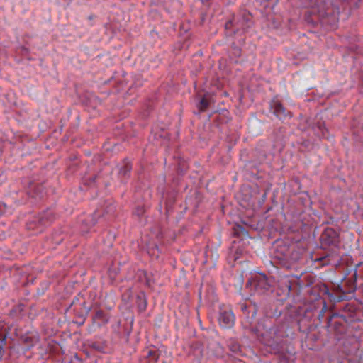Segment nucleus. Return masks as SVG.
I'll list each match as a JSON object with an SVG mask.
<instances>
[{"label": "nucleus", "mask_w": 363, "mask_h": 363, "mask_svg": "<svg viewBox=\"0 0 363 363\" xmlns=\"http://www.w3.org/2000/svg\"><path fill=\"white\" fill-rule=\"evenodd\" d=\"M110 319L109 313L99 309L96 310L91 318L92 326L94 328H101L106 325Z\"/></svg>", "instance_id": "obj_7"}, {"label": "nucleus", "mask_w": 363, "mask_h": 363, "mask_svg": "<svg viewBox=\"0 0 363 363\" xmlns=\"http://www.w3.org/2000/svg\"><path fill=\"white\" fill-rule=\"evenodd\" d=\"M228 347L234 354H238L241 352L240 344L235 340H230L228 342Z\"/></svg>", "instance_id": "obj_17"}, {"label": "nucleus", "mask_w": 363, "mask_h": 363, "mask_svg": "<svg viewBox=\"0 0 363 363\" xmlns=\"http://www.w3.org/2000/svg\"><path fill=\"white\" fill-rule=\"evenodd\" d=\"M292 246H289L285 243H277L276 246L275 257L279 259L286 261V258L290 255Z\"/></svg>", "instance_id": "obj_9"}, {"label": "nucleus", "mask_w": 363, "mask_h": 363, "mask_svg": "<svg viewBox=\"0 0 363 363\" xmlns=\"http://www.w3.org/2000/svg\"><path fill=\"white\" fill-rule=\"evenodd\" d=\"M21 340L26 349L29 350L37 343H38L40 338L38 335L29 333L23 335L21 337Z\"/></svg>", "instance_id": "obj_10"}, {"label": "nucleus", "mask_w": 363, "mask_h": 363, "mask_svg": "<svg viewBox=\"0 0 363 363\" xmlns=\"http://www.w3.org/2000/svg\"><path fill=\"white\" fill-rule=\"evenodd\" d=\"M338 315L337 314H334L331 316H330L329 318H328V327H330L332 326L331 325V321H332V318L334 317V316H337Z\"/></svg>", "instance_id": "obj_30"}, {"label": "nucleus", "mask_w": 363, "mask_h": 363, "mask_svg": "<svg viewBox=\"0 0 363 363\" xmlns=\"http://www.w3.org/2000/svg\"><path fill=\"white\" fill-rule=\"evenodd\" d=\"M55 219V215L50 209H48L38 214L32 220L27 223L26 226L28 230H35L41 227L47 226L51 224Z\"/></svg>", "instance_id": "obj_2"}, {"label": "nucleus", "mask_w": 363, "mask_h": 363, "mask_svg": "<svg viewBox=\"0 0 363 363\" xmlns=\"http://www.w3.org/2000/svg\"><path fill=\"white\" fill-rule=\"evenodd\" d=\"M131 169L132 167L130 162L127 160H124L123 167L120 169V174L123 177H126L130 172Z\"/></svg>", "instance_id": "obj_18"}, {"label": "nucleus", "mask_w": 363, "mask_h": 363, "mask_svg": "<svg viewBox=\"0 0 363 363\" xmlns=\"http://www.w3.org/2000/svg\"><path fill=\"white\" fill-rule=\"evenodd\" d=\"M318 304L322 306L321 309L318 312V318L321 320L325 316V313L328 311V306L324 300L319 301Z\"/></svg>", "instance_id": "obj_19"}, {"label": "nucleus", "mask_w": 363, "mask_h": 363, "mask_svg": "<svg viewBox=\"0 0 363 363\" xmlns=\"http://www.w3.org/2000/svg\"><path fill=\"white\" fill-rule=\"evenodd\" d=\"M6 204L0 201V216L4 214L6 212Z\"/></svg>", "instance_id": "obj_24"}, {"label": "nucleus", "mask_w": 363, "mask_h": 363, "mask_svg": "<svg viewBox=\"0 0 363 363\" xmlns=\"http://www.w3.org/2000/svg\"><path fill=\"white\" fill-rule=\"evenodd\" d=\"M144 357L150 362L155 363L159 358V353L157 350L146 349L143 351Z\"/></svg>", "instance_id": "obj_15"}, {"label": "nucleus", "mask_w": 363, "mask_h": 363, "mask_svg": "<svg viewBox=\"0 0 363 363\" xmlns=\"http://www.w3.org/2000/svg\"><path fill=\"white\" fill-rule=\"evenodd\" d=\"M242 50L238 46H233L231 48V56L234 57L235 58H238L241 56Z\"/></svg>", "instance_id": "obj_22"}, {"label": "nucleus", "mask_w": 363, "mask_h": 363, "mask_svg": "<svg viewBox=\"0 0 363 363\" xmlns=\"http://www.w3.org/2000/svg\"><path fill=\"white\" fill-rule=\"evenodd\" d=\"M233 235L235 237H239L241 238H245L247 237H249L248 232L246 230V229L240 225L235 224L233 228Z\"/></svg>", "instance_id": "obj_14"}, {"label": "nucleus", "mask_w": 363, "mask_h": 363, "mask_svg": "<svg viewBox=\"0 0 363 363\" xmlns=\"http://www.w3.org/2000/svg\"><path fill=\"white\" fill-rule=\"evenodd\" d=\"M253 309H255V308H253ZM255 313H256L255 310H253L252 317L255 316Z\"/></svg>", "instance_id": "obj_32"}, {"label": "nucleus", "mask_w": 363, "mask_h": 363, "mask_svg": "<svg viewBox=\"0 0 363 363\" xmlns=\"http://www.w3.org/2000/svg\"><path fill=\"white\" fill-rule=\"evenodd\" d=\"M247 287L250 290L253 289L255 293L262 294L268 291L271 288V281L264 274L255 275L251 280L246 284Z\"/></svg>", "instance_id": "obj_3"}, {"label": "nucleus", "mask_w": 363, "mask_h": 363, "mask_svg": "<svg viewBox=\"0 0 363 363\" xmlns=\"http://www.w3.org/2000/svg\"><path fill=\"white\" fill-rule=\"evenodd\" d=\"M218 320L224 328H230L235 323V315L230 306L223 305L219 308Z\"/></svg>", "instance_id": "obj_4"}, {"label": "nucleus", "mask_w": 363, "mask_h": 363, "mask_svg": "<svg viewBox=\"0 0 363 363\" xmlns=\"http://www.w3.org/2000/svg\"><path fill=\"white\" fill-rule=\"evenodd\" d=\"M27 194L35 199H42L45 194V187L42 183L29 182L26 188Z\"/></svg>", "instance_id": "obj_6"}, {"label": "nucleus", "mask_w": 363, "mask_h": 363, "mask_svg": "<svg viewBox=\"0 0 363 363\" xmlns=\"http://www.w3.org/2000/svg\"><path fill=\"white\" fill-rule=\"evenodd\" d=\"M343 311H352V306L349 304H346L344 307H343Z\"/></svg>", "instance_id": "obj_31"}, {"label": "nucleus", "mask_w": 363, "mask_h": 363, "mask_svg": "<svg viewBox=\"0 0 363 363\" xmlns=\"http://www.w3.org/2000/svg\"><path fill=\"white\" fill-rule=\"evenodd\" d=\"M211 97L208 93L199 98L196 105L199 112H204L208 108L211 103Z\"/></svg>", "instance_id": "obj_12"}, {"label": "nucleus", "mask_w": 363, "mask_h": 363, "mask_svg": "<svg viewBox=\"0 0 363 363\" xmlns=\"http://www.w3.org/2000/svg\"><path fill=\"white\" fill-rule=\"evenodd\" d=\"M250 306H248L246 303L241 304L240 308L244 313H247L248 312V309Z\"/></svg>", "instance_id": "obj_27"}, {"label": "nucleus", "mask_w": 363, "mask_h": 363, "mask_svg": "<svg viewBox=\"0 0 363 363\" xmlns=\"http://www.w3.org/2000/svg\"><path fill=\"white\" fill-rule=\"evenodd\" d=\"M97 175L91 176L89 178V180H86L85 183L88 185H91V184H94L97 179Z\"/></svg>", "instance_id": "obj_25"}, {"label": "nucleus", "mask_w": 363, "mask_h": 363, "mask_svg": "<svg viewBox=\"0 0 363 363\" xmlns=\"http://www.w3.org/2000/svg\"><path fill=\"white\" fill-rule=\"evenodd\" d=\"M337 242V234L333 228H327L320 236V242L323 246L327 247L335 245Z\"/></svg>", "instance_id": "obj_8"}, {"label": "nucleus", "mask_w": 363, "mask_h": 363, "mask_svg": "<svg viewBox=\"0 0 363 363\" xmlns=\"http://www.w3.org/2000/svg\"><path fill=\"white\" fill-rule=\"evenodd\" d=\"M145 212V208L144 205H138L135 207L133 211V214L140 218Z\"/></svg>", "instance_id": "obj_20"}, {"label": "nucleus", "mask_w": 363, "mask_h": 363, "mask_svg": "<svg viewBox=\"0 0 363 363\" xmlns=\"http://www.w3.org/2000/svg\"><path fill=\"white\" fill-rule=\"evenodd\" d=\"M320 290L324 294H327L328 296H331V294L330 293L329 291V289L327 287L326 285L323 284L321 288H320Z\"/></svg>", "instance_id": "obj_26"}, {"label": "nucleus", "mask_w": 363, "mask_h": 363, "mask_svg": "<svg viewBox=\"0 0 363 363\" xmlns=\"http://www.w3.org/2000/svg\"><path fill=\"white\" fill-rule=\"evenodd\" d=\"M6 344V335L1 334L0 335V359H2L4 354V346Z\"/></svg>", "instance_id": "obj_21"}, {"label": "nucleus", "mask_w": 363, "mask_h": 363, "mask_svg": "<svg viewBox=\"0 0 363 363\" xmlns=\"http://www.w3.org/2000/svg\"><path fill=\"white\" fill-rule=\"evenodd\" d=\"M313 130L315 133L321 138H327L328 130L325 127V123L323 121H318L315 125L313 126Z\"/></svg>", "instance_id": "obj_13"}, {"label": "nucleus", "mask_w": 363, "mask_h": 363, "mask_svg": "<svg viewBox=\"0 0 363 363\" xmlns=\"http://www.w3.org/2000/svg\"><path fill=\"white\" fill-rule=\"evenodd\" d=\"M301 258V255L299 252L294 249V246L292 245V250H291L290 255L288 258H286V262H289L290 264H294L298 262Z\"/></svg>", "instance_id": "obj_16"}, {"label": "nucleus", "mask_w": 363, "mask_h": 363, "mask_svg": "<svg viewBox=\"0 0 363 363\" xmlns=\"http://www.w3.org/2000/svg\"><path fill=\"white\" fill-rule=\"evenodd\" d=\"M135 303L139 313L144 312L146 310L147 298L145 292L140 291L137 294Z\"/></svg>", "instance_id": "obj_11"}, {"label": "nucleus", "mask_w": 363, "mask_h": 363, "mask_svg": "<svg viewBox=\"0 0 363 363\" xmlns=\"http://www.w3.org/2000/svg\"><path fill=\"white\" fill-rule=\"evenodd\" d=\"M147 284L148 286H150V285L149 280H147Z\"/></svg>", "instance_id": "obj_33"}, {"label": "nucleus", "mask_w": 363, "mask_h": 363, "mask_svg": "<svg viewBox=\"0 0 363 363\" xmlns=\"http://www.w3.org/2000/svg\"><path fill=\"white\" fill-rule=\"evenodd\" d=\"M89 310H90V308H88L87 311H86V313H89Z\"/></svg>", "instance_id": "obj_34"}, {"label": "nucleus", "mask_w": 363, "mask_h": 363, "mask_svg": "<svg viewBox=\"0 0 363 363\" xmlns=\"http://www.w3.org/2000/svg\"><path fill=\"white\" fill-rule=\"evenodd\" d=\"M319 11H325V4L323 3L322 4H318L317 5Z\"/></svg>", "instance_id": "obj_29"}, {"label": "nucleus", "mask_w": 363, "mask_h": 363, "mask_svg": "<svg viewBox=\"0 0 363 363\" xmlns=\"http://www.w3.org/2000/svg\"><path fill=\"white\" fill-rule=\"evenodd\" d=\"M333 327L334 330L339 333H342L344 330L343 325L339 322H335Z\"/></svg>", "instance_id": "obj_23"}, {"label": "nucleus", "mask_w": 363, "mask_h": 363, "mask_svg": "<svg viewBox=\"0 0 363 363\" xmlns=\"http://www.w3.org/2000/svg\"><path fill=\"white\" fill-rule=\"evenodd\" d=\"M270 110L280 120L285 119L286 117H291V112L287 111L283 104L278 100L273 99L270 102Z\"/></svg>", "instance_id": "obj_5"}, {"label": "nucleus", "mask_w": 363, "mask_h": 363, "mask_svg": "<svg viewBox=\"0 0 363 363\" xmlns=\"http://www.w3.org/2000/svg\"><path fill=\"white\" fill-rule=\"evenodd\" d=\"M132 294V291L130 289L127 290V291L123 295V299L125 300L127 298V301L129 299Z\"/></svg>", "instance_id": "obj_28"}, {"label": "nucleus", "mask_w": 363, "mask_h": 363, "mask_svg": "<svg viewBox=\"0 0 363 363\" xmlns=\"http://www.w3.org/2000/svg\"><path fill=\"white\" fill-rule=\"evenodd\" d=\"M253 24L252 16L246 10L241 11L233 19L225 23V29L229 31L230 35L244 34L247 32Z\"/></svg>", "instance_id": "obj_1"}]
</instances>
